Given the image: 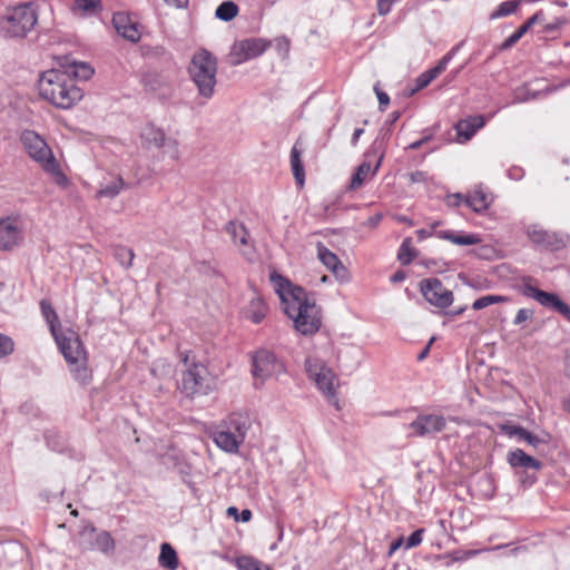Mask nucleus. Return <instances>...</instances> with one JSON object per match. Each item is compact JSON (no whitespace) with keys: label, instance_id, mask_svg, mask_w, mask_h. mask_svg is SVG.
<instances>
[{"label":"nucleus","instance_id":"nucleus-59","mask_svg":"<svg viewBox=\"0 0 570 570\" xmlns=\"http://www.w3.org/2000/svg\"><path fill=\"white\" fill-rule=\"evenodd\" d=\"M434 342V337H432L430 340V342L428 343V345L423 348V351L417 355V360L419 361H423L428 355H429V352H430V347L432 345V343Z\"/></svg>","mask_w":570,"mask_h":570},{"label":"nucleus","instance_id":"nucleus-56","mask_svg":"<svg viewBox=\"0 0 570 570\" xmlns=\"http://www.w3.org/2000/svg\"><path fill=\"white\" fill-rule=\"evenodd\" d=\"M557 312L570 322V306L567 303L562 302Z\"/></svg>","mask_w":570,"mask_h":570},{"label":"nucleus","instance_id":"nucleus-23","mask_svg":"<svg viewBox=\"0 0 570 570\" xmlns=\"http://www.w3.org/2000/svg\"><path fill=\"white\" fill-rule=\"evenodd\" d=\"M492 203V195L484 191L482 187H476L465 198V205L469 206L475 213H482L487 210Z\"/></svg>","mask_w":570,"mask_h":570},{"label":"nucleus","instance_id":"nucleus-40","mask_svg":"<svg viewBox=\"0 0 570 570\" xmlns=\"http://www.w3.org/2000/svg\"><path fill=\"white\" fill-rule=\"evenodd\" d=\"M99 1L97 0H75L72 4V11L80 13H88L95 11L98 7Z\"/></svg>","mask_w":570,"mask_h":570},{"label":"nucleus","instance_id":"nucleus-12","mask_svg":"<svg viewBox=\"0 0 570 570\" xmlns=\"http://www.w3.org/2000/svg\"><path fill=\"white\" fill-rule=\"evenodd\" d=\"M283 371V364L269 351L261 350L253 357V375L262 383L266 379L279 375Z\"/></svg>","mask_w":570,"mask_h":570},{"label":"nucleus","instance_id":"nucleus-57","mask_svg":"<svg viewBox=\"0 0 570 570\" xmlns=\"http://www.w3.org/2000/svg\"><path fill=\"white\" fill-rule=\"evenodd\" d=\"M165 2L175 8H185L187 7L189 0H165Z\"/></svg>","mask_w":570,"mask_h":570},{"label":"nucleus","instance_id":"nucleus-50","mask_svg":"<svg viewBox=\"0 0 570 570\" xmlns=\"http://www.w3.org/2000/svg\"><path fill=\"white\" fill-rule=\"evenodd\" d=\"M466 196L456 193L446 196L445 203L450 207H459L461 204H465Z\"/></svg>","mask_w":570,"mask_h":570},{"label":"nucleus","instance_id":"nucleus-36","mask_svg":"<svg viewBox=\"0 0 570 570\" xmlns=\"http://www.w3.org/2000/svg\"><path fill=\"white\" fill-rule=\"evenodd\" d=\"M519 1H504L490 14V20L510 16L517 11Z\"/></svg>","mask_w":570,"mask_h":570},{"label":"nucleus","instance_id":"nucleus-64","mask_svg":"<svg viewBox=\"0 0 570 570\" xmlns=\"http://www.w3.org/2000/svg\"><path fill=\"white\" fill-rule=\"evenodd\" d=\"M532 26L525 21L522 26H520L515 31L521 36L523 37L528 30L531 28Z\"/></svg>","mask_w":570,"mask_h":570},{"label":"nucleus","instance_id":"nucleus-18","mask_svg":"<svg viewBox=\"0 0 570 570\" xmlns=\"http://www.w3.org/2000/svg\"><path fill=\"white\" fill-rule=\"evenodd\" d=\"M307 372L311 377L314 379L317 387L330 399H335V381H337L334 372L326 367L321 366L317 368V365L314 367L311 363H308Z\"/></svg>","mask_w":570,"mask_h":570},{"label":"nucleus","instance_id":"nucleus-22","mask_svg":"<svg viewBox=\"0 0 570 570\" xmlns=\"http://www.w3.org/2000/svg\"><path fill=\"white\" fill-rule=\"evenodd\" d=\"M317 257L336 277L343 278L345 268L338 257L322 243L317 244Z\"/></svg>","mask_w":570,"mask_h":570},{"label":"nucleus","instance_id":"nucleus-30","mask_svg":"<svg viewBox=\"0 0 570 570\" xmlns=\"http://www.w3.org/2000/svg\"><path fill=\"white\" fill-rule=\"evenodd\" d=\"M40 307L42 316L48 323L51 334L53 335L58 333L60 331V321L51 304L42 299L40 302Z\"/></svg>","mask_w":570,"mask_h":570},{"label":"nucleus","instance_id":"nucleus-8","mask_svg":"<svg viewBox=\"0 0 570 570\" xmlns=\"http://www.w3.org/2000/svg\"><path fill=\"white\" fill-rule=\"evenodd\" d=\"M216 386L215 377L202 363H193L183 372L180 390L187 396L207 395Z\"/></svg>","mask_w":570,"mask_h":570},{"label":"nucleus","instance_id":"nucleus-5","mask_svg":"<svg viewBox=\"0 0 570 570\" xmlns=\"http://www.w3.org/2000/svg\"><path fill=\"white\" fill-rule=\"evenodd\" d=\"M52 336L69 364L75 380L83 384L88 383L91 375L87 365V353L78 334L72 330H66L59 331Z\"/></svg>","mask_w":570,"mask_h":570},{"label":"nucleus","instance_id":"nucleus-53","mask_svg":"<svg viewBox=\"0 0 570 570\" xmlns=\"http://www.w3.org/2000/svg\"><path fill=\"white\" fill-rule=\"evenodd\" d=\"M522 37L514 31L511 36H509L501 45L502 50H507L514 46Z\"/></svg>","mask_w":570,"mask_h":570},{"label":"nucleus","instance_id":"nucleus-49","mask_svg":"<svg viewBox=\"0 0 570 570\" xmlns=\"http://www.w3.org/2000/svg\"><path fill=\"white\" fill-rule=\"evenodd\" d=\"M533 311L530 308H520L514 317V325H521L523 322L533 317Z\"/></svg>","mask_w":570,"mask_h":570},{"label":"nucleus","instance_id":"nucleus-29","mask_svg":"<svg viewBox=\"0 0 570 570\" xmlns=\"http://www.w3.org/2000/svg\"><path fill=\"white\" fill-rule=\"evenodd\" d=\"M267 313V306L262 298H253L247 307V317L255 324L261 323Z\"/></svg>","mask_w":570,"mask_h":570},{"label":"nucleus","instance_id":"nucleus-20","mask_svg":"<svg viewBox=\"0 0 570 570\" xmlns=\"http://www.w3.org/2000/svg\"><path fill=\"white\" fill-rule=\"evenodd\" d=\"M522 293L524 296L533 298L542 306L556 312L563 302L557 294L544 292L532 286L531 284H524Z\"/></svg>","mask_w":570,"mask_h":570},{"label":"nucleus","instance_id":"nucleus-15","mask_svg":"<svg viewBox=\"0 0 570 570\" xmlns=\"http://www.w3.org/2000/svg\"><path fill=\"white\" fill-rule=\"evenodd\" d=\"M529 238L537 245L550 250H559L566 246V239L554 232L542 229L537 225H531L527 229Z\"/></svg>","mask_w":570,"mask_h":570},{"label":"nucleus","instance_id":"nucleus-13","mask_svg":"<svg viewBox=\"0 0 570 570\" xmlns=\"http://www.w3.org/2000/svg\"><path fill=\"white\" fill-rule=\"evenodd\" d=\"M80 538L91 550H99L102 553H111L115 550V540L107 531H98L92 525H85L80 531Z\"/></svg>","mask_w":570,"mask_h":570},{"label":"nucleus","instance_id":"nucleus-33","mask_svg":"<svg viewBox=\"0 0 570 570\" xmlns=\"http://www.w3.org/2000/svg\"><path fill=\"white\" fill-rule=\"evenodd\" d=\"M416 250L412 247V239L406 237L400 246L397 259L402 265H409L416 257Z\"/></svg>","mask_w":570,"mask_h":570},{"label":"nucleus","instance_id":"nucleus-27","mask_svg":"<svg viewBox=\"0 0 570 570\" xmlns=\"http://www.w3.org/2000/svg\"><path fill=\"white\" fill-rule=\"evenodd\" d=\"M301 156L302 151L298 149L297 144H295L291 150V167L296 183L299 186H303L305 181V171Z\"/></svg>","mask_w":570,"mask_h":570},{"label":"nucleus","instance_id":"nucleus-51","mask_svg":"<svg viewBox=\"0 0 570 570\" xmlns=\"http://www.w3.org/2000/svg\"><path fill=\"white\" fill-rule=\"evenodd\" d=\"M374 91L376 94L377 100H379V108L381 111L385 110L387 105L390 104V97L386 92L381 91L379 89V85L374 86Z\"/></svg>","mask_w":570,"mask_h":570},{"label":"nucleus","instance_id":"nucleus-35","mask_svg":"<svg viewBox=\"0 0 570 570\" xmlns=\"http://www.w3.org/2000/svg\"><path fill=\"white\" fill-rule=\"evenodd\" d=\"M236 567L238 570H272L268 566L248 556L238 557Z\"/></svg>","mask_w":570,"mask_h":570},{"label":"nucleus","instance_id":"nucleus-38","mask_svg":"<svg viewBox=\"0 0 570 570\" xmlns=\"http://www.w3.org/2000/svg\"><path fill=\"white\" fill-rule=\"evenodd\" d=\"M508 297L501 295H487L474 301L472 304L473 309L479 311L492 304L507 302Z\"/></svg>","mask_w":570,"mask_h":570},{"label":"nucleus","instance_id":"nucleus-21","mask_svg":"<svg viewBox=\"0 0 570 570\" xmlns=\"http://www.w3.org/2000/svg\"><path fill=\"white\" fill-rule=\"evenodd\" d=\"M507 460L512 468H521L524 470H535V471L540 470L542 468V463L539 460L527 454L521 449L511 450L508 453Z\"/></svg>","mask_w":570,"mask_h":570},{"label":"nucleus","instance_id":"nucleus-54","mask_svg":"<svg viewBox=\"0 0 570 570\" xmlns=\"http://www.w3.org/2000/svg\"><path fill=\"white\" fill-rule=\"evenodd\" d=\"M433 135L432 134H426L423 136V138L412 142L409 145V149H412V150H416L419 149L421 146H423L425 142L430 141L432 139Z\"/></svg>","mask_w":570,"mask_h":570},{"label":"nucleus","instance_id":"nucleus-2","mask_svg":"<svg viewBox=\"0 0 570 570\" xmlns=\"http://www.w3.org/2000/svg\"><path fill=\"white\" fill-rule=\"evenodd\" d=\"M40 96L62 109L72 107L82 98L81 90L70 76L62 70L51 69L41 73L38 81Z\"/></svg>","mask_w":570,"mask_h":570},{"label":"nucleus","instance_id":"nucleus-4","mask_svg":"<svg viewBox=\"0 0 570 570\" xmlns=\"http://www.w3.org/2000/svg\"><path fill=\"white\" fill-rule=\"evenodd\" d=\"M187 71L198 95L206 100L210 99L217 83L216 57L206 49H199L193 53Z\"/></svg>","mask_w":570,"mask_h":570},{"label":"nucleus","instance_id":"nucleus-1","mask_svg":"<svg viewBox=\"0 0 570 570\" xmlns=\"http://www.w3.org/2000/svg\"><path fill=\"white\" fill-rule=\"evenodd\" d=\"M271 279L295 328L303 335H313L318 332L322 325L321 309L304 288L294 286L281 275L272 274Z\"/></svg>","mask_w":570,"mask_h":570},{"label":"nucleus","instance_id":"nucleus-14","mask_svg":"<svg viewBox=\"0 0 570 570\" xmlns=\"http://www.w3.org/2000/svg\"><path fill=\"white\" fill-rule=\"evenodd\" d=\"M416 235L419 240L426 239L432 236H436L438 238L445 239L451 242L454 245L459 246H471L476 245L481 242V238L476 234H464V233H456L453 230H439V232H432L430 229H419L416 230Z\"/></svg>","mask_w":570,"mask_h":570},{"label":"nucleus","instance_id":"nucleus-17","mask_svg":"<svg viewBox=\"0 0 570 570\" xmlns=\"http://www.w3.org/2000/svg\"><path fill=\"white\" fill-rule=\"evenodd\" d=\"M22 240V229L16 219H0V249L11 250Z\"/></svg>","mask_w":570,"mask_h":570},{"label":"nucleus","instance_id":"nucleus-52","mask_svg":"<svg viewBox=\"0 0 570 570\" xmlns=\"http://www.w3.org/2000/svg\"><path fill=\"white\" fill-rule=\"evenodd\" d=\"M394 0H379L377 12L380 16H386L391 12Z\"/></svg>","mask_w":570,"mask_h":570},{"label":"nucleus","instance_id":"nucleus-46","mask_svg":"<svg viewBox=\"0 0 570 570\" xmlns=\"http://www.w3.org/2000/svg\"><path fill=\"white\" fill-rule=\"evenodd\" d=\"M455 52V49H452L450 52H448L435 67L431 68L433 73L438 77L441 75L448 67L449 62L451 61L453 55Z\"/></svg>","mask_w":570,"mask_h":570},{"label":"nucleus","instance_id":"nucleus-3","mask_svg":"<svg viewBox=\"0 0 570 570\" xmlns=\"http://www.w3.org/2000/svg\"><path fill=\"white\" fill-rule=\"evenodd\" d=\"M20 140L29 157L38 163L58 186L66 188L69 185V178L62 173L52 150L41 136L33 130H24Z\"/></svg>","mask_w":570,"mask_h":570},{"label":"nucleus","instance_id":"nucleus-16","mask_svg":"<svg viewBox=\"0 0 570 570\" xmlns=\"http://www.w3.org/2000/svg\"><path fill=\"white\" fill-rule=\"evenodd\" d=\"M112 26L116 32L124 39L136 43L141 38L139 24L126 12H117L112 17Z\"/></svg>","mask_w":570,"mask_h":570},{"label":"nucleus","instance_id":"nucleus-19","mask_svg":"<svg viewBox=\"0 0 570 570\" xmlns=\"http://www.w3.org/2000/svg\"><path fill=\"white\" fill-rule=\"evenodd\" d=\"M409 426L413 435L425 436L441 432L445 428V419L435 414L420 415Z\"/></svg>","mask_w":570,"mask_h":570},{"label":"nucleus","instance_id":"nucleus-42","mask_svg":"<svg viewBox=\"0 0 570 570\" xmlns=\"http://www.w3.org/2000/svg\"><path fill=\"white\" fill-rule=\"evenodd\" d=\"M274 46H275L277 53L282 58H286L288 56L289 48H291V41L287 37L281 36V37L275 38Z\"/></svg>","mask_w":570,"mask_h":570},{"label":"nucleus","instance_id":"nucleus-7","mask_svg":"<svg viewBox=\"0 0 570 570\" xmlns=\"http://www.w3.org/2000/svg\"><path fill=\"white\" fill-rule=\"evenodd\" d=\"M250 428L248 415L233 413L212 433L214 443L225 452L236 453Z\"/></svg>","mask_w":570,"mask_h":570},{"label":"nucleus","instance_id":"nucleus-9","mask_svg":"<svg viewBox=\"0 0 570 570\" xmlns=\"http://www.w3.org/2000/svg\"><path fill=\"white\" fill-rule=\"evenodd\" d=\"M271 46V41L263 38H247L235 41L230 48L229 57L233 66L262 56Z\"/></svg>","mask_w":570,"mask_h":570},{"label":"nucleus","instance_id":"nucleus-11","mask_svg":"<svg viewBox=\"0 0 570 570\" xmlns=\"http://www.w3.org/2000/svg\"><path fill=\"white\" fill-rule=\"evenodd\" d=\"M370 155L377 156V163L372 169L371 164L368 161H363L357 168L354 175L352 176L351 183H350V189L356 190L361 188L364 183L370 178L375 176L377 170L381 167L383 157H384V142L383 139H376L372 144L370 150L366 153V156Z\"/></svg>","mask_w":570,"mask_h":570},{"label":"nucleus","instance_id":"nucleus-48","mask_svg":"<svg viewBox=\"0 0 570 570\" xmlns=\"http://www.w3.org/2000/svg\"><path fill=\"white\" fill-rule=\"evenodd\" d=\"M522 441L527 442L530 446H532L535 450H538V449H540V446L547 444V441H544L543 439L539 438L538 435H535L531 432H528V434H525V436Z\"/></svg>","mask_w":570,"mask_h":570},{"label":"nucleus","instance_id":"nucleus-43","mask_svg":"<svg viewBox=\"0 0 570 570\" xmlns=\"http://www.w3.org/2000/svg\"><path fill=\"white\" fill-rule=\"evenodd\" d=\"M502 431L511 438L515 436L519 441H522L524 439L525 434H528V432H529L528 430H525L522 426L510 425V424L502 425Z\"/></svg>","mask_w":570,"mask_h":570},{"label":"nucleus","instance_id":"nucleus-45","mask_svg":"<svg viewBox=\"0 0 570 570\" xmlns=\"http://www.w3.org/2000/svg\"><path fill=\"white\" fill-rule=\"evenodd\" d=\"M13 341L3 334H0V357H4L13 352Z\"/></svg>","mask_w":570,"mask_h":570},{"label":"nucleus","instance_id":"nucleus-63","mask_svg":"<svg viewBox=\"0 0 570 570\" xmlns=\"http://www.w3.org/2000/svg\"><path fill=\"white\" fill-rule=\"evenodd\" d=\"M252 518V511L248 510V509H244L240 513H239V521L242 522H248Z\"/></svg>","mask_w":570,"mask_h":570},{"label":"nucleus","instance_id":"nucleus-25","mask_svg":"<svg viewBox=\"0 0 570 570\" xmlns=\"http://www.w3.org/2000/svg\"><path fill=\"white\" fill-rule=\"evenodd\" d=\"M140 138L145 146H154L160 149L167 136L160 128H157L154 125L149 124L141 129Z\"/></svg>","mask_w":570,"mask_h":570},{"label":"nucleus","instance_id":"nucleus-60","mask_svg":"<svg viewBox=\"0 0 570 570\" xmlns=\"http://www.w3.org/2000/svg\"><path fill=\"white\" fill-rule=\"evenodd\" d=\"M542 20H543V13H542V11H538V12H537V13H534L532 17H530L527 21H528L531 26H533V24H535V23H538V22H540V21H542Z\"/></svg>","mask_w":570,"mask_h":570},{"label":"nucleus","instance_id":"nucleus-47","mask_svg":"<svg viewBox=\"0 0 570 570\" xmlns=\"http://www.w3.org/2000/svg\"><path fill=\"white\" fill-rule=\"evenodd\" d=\"M424 533V529H417L414 532H412L405 542L406 549H412L417 547L422 542V537Z\"/></svg>","mask_w":570,"mask_h":570},{"label":"nucleus","instance_id":"nucleus-10","mask_svg":"<svg viewBox=\"0 0 570 570\" xmlns=\"http://www.w3.org/2000/svg\"><path fill=\"white\" fill-rule=\"evenodd\" d=\"M420 291L424 298L438 308H446L453 303V293L435 277L420 282Z\"/></svg>","mask_w":570,"mask_h":570},{"label":"nucleus","instance_id":"nucleus-26","mask_svg":"<svg viewBox=\"0 0 570 570\" xmlns=\"http://www.w3.org/2000/svg\"><path fill=\"white\" fill-rule=\"evenodd\" d=\"M159 564L169 570H176L179 566L175 549L169 543H163L158 558Z\"/></svg>","mask_w":570,"mask_h":570},{"label":"nucleus","instance_id":"nucleus-58","mask_svg":"<svg viewBox=\"0 0 570 570\" xmlns=\"http://www.w3.org/2000/svg\"><path fill=\"white\" fill-rule=\"evenodd\" d=\"M406 278V274L403 271H397L391 276L392 283L403 282Z\"/></svg>","mask_w":570,"mask_h":570},{"label":"nucleus","instance_id":"nucleus-34","mask_svg":"<svg viewBox=\"0 0 570 570\" xmlns=\"http://www.w3.org/2000/svg\"><path fill=\"white\" fill-rule=\"evenodd\" d=\"M112 255L115 259L125 268H129L135 257L134 250L126 246H115L112 248Z\"/></svg>","mask_w":570,"mask_h":570},{"label":"nucleus","instance_id":"nucleus-39","mask_svg":"<svg viewBox=\"0 0 570 570\" xmlns=\"http://www.w3.org/2000/svg\"><path fill=\"white\" fill-rule=\"evenodd\" d=\"M72 73L80 80H88L94 75V69L86 62H75Z\"/></svg>","mask_w":570,"mask_h":570},{"label":"nucleus","instance_id":"nucleus-37","mask_svg":"<svg viewBox=\"0 0 570 570\" xmlns=\"http://www.w3.org/2000/svg\"><path fill=\"white\" fill-rule=\"evenodd\" d=\"M163 154L168 156L171 160L178 161L180 159V150L178 141L171 137H167L165 139L164 145H161Z\"/></svg>","mask_w":570,"mask_h":570},{"label":"nucleus","instance_id":"nucleus-55","mask_svg":"<svg viewBox=\"0 0 570 570\" xmlns=\"http://www.w3.org/2000/svg\"><path fill=\"white\" fill-rule=\"evenodd\" d=\"M564 23H566V20H564V19H560V18H558V19H556L553 22L546 24V26H544V30H546L547 32H552V31H556V30L560 29V27H561L562 24H564Z\"/></svg>","mask_w":570,"mask_h":570},{"label":"nucleus","instance_id":"nucleus-32","mask_svg":"<svg viewBox=\"0 0 570 570\" xmlns=\"http://www.w3.org/2000/svg\"><path fill=\"white\" fill-rule=\"evenodd\" d=\"M238 13V7L233 1H224L220 3L215 12L216 18L222 21L228 22L233 20Z\"/></svg>","mask_w":570,"mask_h":570},{"label":"nucleus","instance_id":"nucleus-41","mask_svg":"<svg viewBox=\"0 0 570 570\" xmlns=\"http://www.w3.org/2000/svg\"><path fill=\"white\" fill-rule=\"evenodd\" d=\"M436 76L433 73L431 69L422 72L416 79H415V88L412 89V94L424 89L428 87Z\"/></svg>","mask_w":570,"mask_h":570},{"label":"nucleus","instance_id":"nucleus-6","mask_svg":"<svg viewBox=\"0 0 570 570\" xmlns=\"http://www.w3.org/2000/svg\"><path fill=\"white\" fill-rule=\"evenodd\" d=\"M37 21L38 13L33 2L7 8L0 16V35L4 38H24Z\"/></svg>","mask_w":570,"mask_h":570},{"label":"nucleus","instance_id":"nucleus-31","mask_svg":"<svg viewBox=\"0 0 570 570\" xmlns=\"http://www.w3.org/2000/svg\"><path fill=\"white\" fill-rule=\"evenodd\" d=\"M226 232L230 235L232 240L237 246L247 245L248 233L244 225L236 222H229L226 225Z\"/></svg>","mask_w":570,"mask_h":570},{"label":"nucleus","instance_id":"nucleus-44","mask_svg":"<svg viewBox=\"0 0 570 570\" xmlns=\"http://www.w3.org/2000/svg\"><path fill=\"white\" fill-rule=\"evenodd\" d=\"M491 549H482V550H466V551H453L450 553V557L452 558V561L459 562L464 561L469 558H472L476 556L479 552L482 551H490Z\"/></svg>","mask_w":570,"mask_h":570},{"label":"nucleus","instance_id":"nucleus-61","mask_svg":"<svg viewBox=\"0 0 570 570\" xmlns=\"http://www.w3.org/2000/svg\"><path fill=\"white\" fill-rule=\"evenodd\" d=\"M228 517H232L235 521H239V511L236 507H229L226 510Z\"/></svg>","mask_w":570,"mask_h":570},{"label":"nucleus","instance_id":"nucleus-24","mask_svg":"<svg viewBox=\"0 0 570 570\" xmlns=\"http://www.w3.org/2000/svg\"><path fill=\"white\" fill-rule=\"evenodd\" d=\"M484 126V119L482 116L471 117L459 121L455 125V130L459 138L470 140L474 134Z\"/></svg>","mask_w":570,"mask_h":570},{"label":"nucleus","instance_id":"nucleus-28","mask_svg":"<svg viewBox=\"0 0 570 570\" xmlns=\"http://www.w3.org/2000/svg\"><path fill=\"white\" fill-rule=\"evenodd\" d=\"M124 188L125 181L120 176H118L112 178L109 183L101 185L97 191V197L112 199L118 196Z\"/></svg>","mask_w":570,"mask_h":570},{"label":"nucleus","instance_id":"nucleus-62","mask_svg":"<svg viewBox=\"0 0 570 570\" xmlns=\"http://www.w3.org/2000/svg\"><path fill=\"white\" fill-rule=\"evenodd\" d=\"M382 216L380 214L373 215L367 219V225L371 227H376L381 222Z\"/></svg>","mask_w":570,"mask_h":570}]
</instances>
